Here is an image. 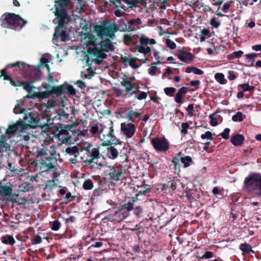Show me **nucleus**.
Here are the masks:
<instances>
[{
	"instance_id": "1",
	"label": "nucleus",
	"mask_w": 261,
	"mask_h": 261,
	"mask_svg": "<svg viewBox=\"0 0 261 261\" xmlns=\"http://www.w3.org/2000/svg\"><path fill=\"white\" fill-rule=\"evenodd\" d=\"M8 67H18L24 77H29L34 82L39 80L42 75L40 66L35 67L23 62H17L9 64Z\"/></svg>"
},
{
	"instance_id": "2",
	"label": "nucleus",
	"mask_w": 261,
	"mask_h": 261,
	"mask_svg": "<svg viewBox=\"0 0 261 261\" xmlns=\"http://www.w3.org/2000/svg\"><path fill=\"white\" fill-rule=\"evenodd\" d=\"M79 124V123L77 122L67 125L58 123L54 131L55 136H56L59 140L63 143H70L72 141V133L74 129L76 128Z\"/></svg>"
},
{
	"instance_id": "3",
	"label": "nucleus",
	"mask_w": 261,
	"mask_h": 261,
	"mask_svg": "<svg viewBox=\"0 0 261 261\" xmlns=\"http://www.w3.org/2000/svg\"><path fill=\"white\" fill-rule=\"evenodd\" d=\"M243 190L249 193L261 196V174L252 173L244 181Z\"/></svg>"
},
{
	"instance_id": "4",
	"label": "nucleus",
	"mask_w": 261,
	"mask_h": 261,
	"mask_svg": "<svg viewBox=\"0 0 261 261\" xmlns=\"http://www.w3.org/2000/svg\"><path fill=\"white\" fill-rule=\"evenodd\" d=\"M1 26L3 28L13 27L21 28L27 23L19 15L12 13H4L0 19Z\"/></svg>"
},
{
	"instance_id": "5",
	"label": "nucleus",
	"mask_w": 261,
	"mask_h": 261,
	"mask_svg": "<svg viewBox=\"0 0 261 261\" xmlns=\"http://www.w3.org/2000/svg\"><path fill=\"white\" fill-rule=\"evenodd\" d=\"M113 132V123L112 121H110L108 126H103L100 131V134H102L103 136V142L101 144L102 146H109L112 144H122V142L116 139Z\"/></svg>"
},
{
	"instance_id": "6",
	"label": "nucleus",
	"mask_w": 261,
	"mask_h": 261,
	"mask_svg": "<svg viewBox=\"0 0 261 261\" xmlns=\"http://www.w3.org/2000/svg\"><path fill=\"white\" fill-rule=\"evenodd\" d=\"M94 31L100 38L105 36L113 39L115 36L116 30L112 23H109L106 20L103 21L100 24L94 26Z\"/></svg>"
},
{
	"instance_id": "7",
	"label": "nucleus",
	"mask_w": 261,
	"mask_h": 261,
	"mask_svg": "<svg viewBox=\"0 0 261 261\" xmlns=\"http://www.w3.org/2000/svg\"><path fill=\"white\" fill-rule=\"evenodd\" d=\"M50 95H55L57 96L66 94L68 96H73L76 94V91L73 87L67 82L59 86H49Z\"/></svg>"
},
{
	"instance_id": "8",
	"label": "nucleus",
	"mask_w": 261,
	"mask_h": 261,
	"mask_svg": "<svg viewBox=\"0 0 261 261\" xmlns=\"http://www.w3.org/2000/svg\"><path fill=\"white\" fill-rule=\"evenodd\" d=\"M58 158L44 156L39 160L40 170L43 172H48L50 171L58 170ZM60 162L62 161L61 159H59Z\"/></svg>"
},
{
	"instance_id": "9",
	"label": "nucleus",
	"mask_w": 261,
	"mask_h": 261,
	"mask_svg": "<svg viewBox=\"0 0 261 261\" xmlns=\"http://www.w3.org/2000/svg\"><path fill=\"white\" fill-rule=\"evenodd\" d=\"M139 38V42L140 45L138 47L137 50L141 54L146 55L151 52V48L147 45L148 44L153 45L156 43V41L154 39H149L143 34H141L140 36H137Z\"/></svg>"
},
{
	"instance_id": "10",
	"label": "nucleus",
	"mask_w": 261,
	"mask_h": 261,
	"mask_svg": "<svg viewBox=\"0 0 261 261\" xmlns=\"http://www.w3.org/2000/svg\"><path fill=\"white\" fill-rule=\"evenodd\" d=\"M154 149L160 152H165L169 148V142L165 137H155L151 140Z\"/></svg>"
},
{
	"instance_id": "11",
	"label": "nucleus",
	"mask_w": 261,
	"mask_h": 261,
	"mask_svg": "<svg viewBox=\"0 0 261 261\" xmlns=\"http://www.w3.org/2000/svg\"><path fill=\"white\" fill-rule=\"evenodd\" d=\"M102 155L99 152V148L98 147H94L89 150V151L86 152L83 156L81 157L84 163H91L95 160L98 157H102Z\"/></svg>"
},
{
	"instance_id": "12",
	"label": "nucleus",
	"mask_w": 261,
	"mask_h": 261,
	"mask_svg": "<svg viewBox=\"0 0 261 261\" xmlns=\"http://www.w3.org/2000/svg\"><path fill=\"white\" fill-rule=\"evenodd\" d=\"M120 130L126 138H130L135 133L136 126L134 124L131 122H123L120 124Z\"/></svg>"
},
{
	"instance_id": "13",
	"label": "nucleus",
	"mask_w": 261,
	"mask_h": 261,
	"mask_svg": "<svg viewBox=\"0 0 261 261\" xmlns=\"http://www.w3.org/2000/svg\"><path fill=\"white\" fill-rule=\"evenodd\" d=\"M87 52L89 55H93L96 58V62L98 64L101 63L102 59L107 57V54L104 53L105 51L97 46H94L93 48L89 47Z\"/></svg>"
},
{
	"instance_id": "14",
	"label": "nucleus",
	"mask_w": 261,
	"mask_h": 261,
	"mask_svg": "<svg viewBox=\"0 0 261 261\" xmlns=\"http://www.w3.org/2000/svg\"><path fill=\"white\" fill-rule=\"evenodd\" d=\"M127 216V213L125 212L120 207L118 211L113 212L108 215V219L111 222H119L124 220Z\"/></svg>"
},
{
	"instance_id": "15",
	"label": "nucleus",
	"mask_w": 261,
	"mask_h": 261,
	"mask_svg": "<svg viewBox=\"0 0 261 261\" xmlns=\"http://www.w3.org/2000/svg\"><path fill=\"white\" fill-rule=\"evenodd\" d=\"M123 173V170L118 167H112L109 173V180L111 182H117L120 180V177Z\"/></svg>"
},
{
	"instance_id": "16",
	"label": "nucleus",
	"mask_w": 261,
	"mask_h": 261,
	"mask_svg": "<svg viewBox=\"0 0 261 261\" xmlns=\"http://www.w3.org/2000/svg\"><path fill=\"white\" fill-rule=\"evenodd\" d=\"M60 38L61 40L65 42L67 40V36L66 33V29L63 27L58 28V25L55 28V33L53 38V41H57L59 38Z\"/></svg>"
},
{
	"instance_id": "17",
	"label": "nucleus",
	"mask_w": 261,
	"mask_h": 261,
	"mask_svg": "<svg viewBox=\"0 0 261 261\" xmlns=\"http://www.w3.org/2000/svg\"><path fill=\"white\" fill-rule=\"evenodd\" d=\"M79 147L77 146H74L72 147H68L66 149V153L69 154L73 157L69 159L70 162L73 164H75L78 162L77 157L80 154Z\"/></svg>"
},
{
	"instance_id": "18",
	"label": "nucleus",
	"mask_w": 261,
	"mask_h": 261,
	"mask_svg": "<svg viewBox=\"0 0 261 261\" xmlns=\"http://www.w3.org/2000/svg\"><path fill=\"white\" fill-rule=\"evenodd\" d=\"M7 140L6 135L1 136L0 139V162H3L4 152L10 150L11 146L6 142Z\"/></svg>"
},
{
	"instance_id": "19",
	"label": "nucleus",
	"mask_w": 261,
	"mask_h": 261,
	"mask_svg": "<svg viewBox=\"0 0 261 261\" xmlns=\"http://www.w3.org/2000/svg\"><path fill=\"white\" fill-rule=\"evenodd\" d=\"M175 55L181 61L186 63L191 62L194 58V55L193 54L183 49L178 50L177 53Z\"/></svg>"
},
{
	"instance_id": "20",
	"label": "nucleus",
	"mask_w": 261,
	"mask_h": 261,
	"mask_svg": "<svg viewBox=\"0 0 261 261\" xmlns=\"http://www.w3.org/2000/svg\"><path fill=\"white\" fill-rule=\"evenodd\" d=\"M136 110V109L134 110L128 108L125 112L126 116L124 117L128 120L132 122H138V121L136 120V119L140 117L142 115V113L137 112Z\"/></svg>"
},
{
	"instance_id": "21",
	"label": "nucleus",
	"mask_w": 261,
	"mask_h": 261,
	"mask_svg": "<svg viewBox=\"0 0 261 261\" xmlns=\"http://www.w3.org/2000/svg\"><path fill=\"white\" fill-rule=\"evenodd\" d=\"M112 25L114 26L116 30V32L119 31L120 32H130V31L133 30L130 27H128L127 25V22L126 23L124 19H120L118 21V24H116L114 23H112Z\"/></svg>"
},
{
	"instance_id": "22",
	"label": "nucleus",
	"mask_w": 261,
	"mask_h": 261,
	"mask_svg": "<svg viewBox=\"0 0 261 261\" xmlns=\"http://www.w3.org/2000/svg\"><path fill=\"white\" fill-rule=\"evenodd\" d=\"M23 121L31 127H34L37 124L35 114L34 113L25 114Z\"/></svg>"
},
{
	"instance_id": "23",
	"label": "nucleus",
	"mask_w": 261,
	"mask_h": 261,
	"mask_svg": "<svg viewBox=\"0 0 261 261\" xmlns=\"http://www.w3.org/2000/svg\"><path fill=\"white\" fill-rule=\"evenodd\" d=\"M188 89V87L184 86L178 89L174 97V100L176 103L181 104L183 102L182 97L187 93Z\"/></svg>"
},
{
	"instance_id": "24",
	"label": "nucleus",
	"mask_w": 261,
	"mask_h": 261,
	"mask_svg": "<svg viewBox=\"0 0 261 261\" xmlns=\"http://www.w3.org/2000/svg\"><path fill=\"white\" fill-rule=\"evenodd\" d=\"M110 39L109 38H106L100 42V49L105 52L113 51L114 50V46Z\"/></svg>"
},
{
	"instance_id": "25",
	"label": "nucleus",
	"mask_w": 261,
	"mask_h": 261,
	"mask_svg": "<svg viewBox=\"0 0 261 261\" xmlns=\"http://www.w3.org/2000/svg\"><path fill=\"white\" fill-rule=\"evenodd\" d=\"M100 157H98L91 163H85V165L90 166L94 170L100 169L105 166V162L99 161Z\"/></svg>"
},
{
	"instance_id": "26",
	"label": "nucleus",
	"mask_w": 261,
	"mask_h": 261,
	"mask_svg": "<svg viewBox=\"0 0 261 261\" xmlns=\"http://www.w3.org/2000/svg\"><path fill=\"white\" fill-rule=\"evenodd\" d=\"M245 140L244 137L241 134H236L232 136L230 139V142L235 146H241Z\"/></svg>"
},
{
	"instance_id": "27",
	"label": "nucleus",
	"mask_w": 261,
	"mask_h": 261,
	"mask_svg": "<svg viewBox=\"0 0 261 261\" xmlns=\"http://www.w3.org/2000/svg\"><path fill=\"white\" fill-rule=\"evenodd\" d=\"M20 125L21 122H19L9 126L6 132V136H7V139H10L14 136L15 133L18 129Z\"/></svg>"
},
{
	"instance_id": "28",
	"label": "nucleus",
	"mask_w": 261,
	"mask_h": 261,
	"mask_svg": "<svg viewBox=\"0 0 261 261\" xmlns=\"http://www.w3.org/2000/svg\"><path fill=\"white\" fill-rule=\"evenodd\" d=\"M141 24L142 21L140 18L130 19L127 21L128 27L133 29V30L130 31V32H134L140 29Z\"/></svg>"
},
{
	"instance_id": "29",
	"label": "nucleus",
	"mask_w": 261,
	"mask_h": 261,
	"mask_svg": "<svg viewBox=\"0 0 261 261\" xmlns=\"http://www.w3.org/2000/svg\"><path fill=\"white\" fill-rule=\"evenodd\" d=\"M55 15L57 19L69 18L66 8L56 7Z\"/></svg>"
},
{
	"instance_id": "30",
	"label": "nucleus",
	"mask_w": 261,
	"mask_h": 261,
	"mask_svg": "<svg viewBox=\"0 0 261 261\" xmlns=\"http://www.w3.org/2000/svg\"><path fill=\"white\" fill-rule=\"evenodd\" d=\"M137 199V198L135 199V198H133L129 200L127 203L122 205L120 207L123 209V211L128 213L134 209V203L136 201Z\"/></svg>"
},
{
	"instance_id": "31",
	"label": "nucleus",
	"mask_w": 261,
	"mask_h": 261,
	"mask_svg": "<svg viewBox=\"0 0 261 261\" xmlns=\"http://www.w3.org/2000/svg\"><path fill=\"white\" fill-rule=\"evenodd\" d=\"M12 192V189L11 186H4L0 182V196H11Z\"/></svg>"
},
{
	"instance_id": "32",
	"label": "nucleus",
	"mask_w": 261,
	"mask_h": 261,
	"mask_svg": "<svg viewBox=\"0 0 261 261\" xmlns=\"http://www.w3.org/2000/svg\"><path fill=\"white\" fill-rule=\"evenodd\" d=\"M107 146V154L109 157L112 159H116L119 154L118 149L115 147L111 146V145Z\"/></svg>"
},
{
	"instance_id": "33",
	"label": "nucleus",
	"mask_w": 261,
	"mask_h": 261,
	"mask_svg": "<svg viewBox=\"0 0 261 261\" xmlns=\"http://www.w3.org/2000/svg\"><path fill=\"white\" fill-rule=\"evenodd\" d=\"M111 2L115 5L116 8H121L124 11L128 10V7H127V6L122 3H123L128 5V3H129V0H113L111 1Z\"/></svg>"
},
{
	"instance_id": "34",
	"label": "nucleus",
	"mask_w": 261,
	"mask_h": 261,
	"mask_svg": "<svg viewBox=\"0 0 261 261\" xmlns=\"http://www.w3.org/2000/svg\"><path fill=\"white\" fill-rule=\"evenodd\" d=\"M34 82L31 81L30 82H24L21 81L20 86H22L24 90L27 91L29 93H31L33 89L35 87L33 86Z\"/></svg>"
},
{
	"instance_id": "35",
	"label": "nucleus",
	"mask_w": 261,
	"mask_h": 261,
	"mask_svg": "<svg viewBox=\"0 0 261 261\" xmlns=\"http://www.w3.org/2000/svg\"><path fill=\"white\" fill-rule=\"evenodd\" d=\"M1 240L2 242L6 245H13L15 243V240L13 236L6 234L1 237Z\"/></svg>"
},
{
	"instance_id": "36",
	"label": "nucleus",
	"mask_w": 261,
	"mask_h": 261,
	"mask_svg": "<svg viewBox=\"0 0 261 261\" xmlns=\"http://www.w3.org/2000/svg\"><path fill=\"white\" fill-rule=\"evenodd\" d=\"M239 248L244 254H249L251 252L254 253L255 252L252 250L251 246L247 243L241 244Z\"/></svg>"
},
{
	"instance_id": "37",
	"label": "nucleus",
	"mask_w": 261,
	"mask_h": 261,
	"mask_svg": "<svg viewBox=\"0 0 261 261\" xmlns=\"http://www.w3.org/2000/svg\"><path fill=\"white\" fill-rule=\"evenodd\" d=\"M180 161L184 164V168H187L191 165H193L194 162L193 161L190 156L187 155L184 157H181Z\"/></svg>"
},
{
	"instance_id": "38",
	"label": "nucleus",
	"mask_w": 261,
	"mask_h": 261,
	"mask_svg": "<svg viewBox=\"0 0 261 261\" xmlns=\"http://www.w3.org/2000/svg\"><path fill=\"white\" fill-rule=\"evenodd\" d=\"M33 95L35 97L39 99L46 98L48 97L49 96H50L49 90L45 91H39L38 92H34L33 94Z\"/></svg>"
},
{
	"instance_id": "39",
	"label": "nucleus",
	"mask_w": 261,
	"mask_h": 261,
	"mask_svg": "<svg viewBox=\"0 0 261 261\" xmlns=\"http://www.w3.org/2000/svg\"><path fill=\"white\" fill-rule=\"evenodd\" d=\"M122 86L125 88L126 92H130L134 87V83L130 81H123L121 82Z\"/></svg>"
},
{
	"instance_id": "40",
	"label": "nucleus",
	"mask_w": 261,
	"mask_h": 261,
	"mask_svg": "<svg viewBox=\"0 0 261 261\" xmlns=\"http://www.w3.org/2000/svg\"><path fill=\"white\" fill-rule=\"evenodd\" d=\"M255 59L254 53H250L245 55V62L250 63L249 66H253Z\"/></svg>"
},
{
	"instance_id": "41",
	"label": "nucleus",
	"mask_w": 261,
	"mask_h": 261,
	"mask_svg": "<svg viewBox=\"0 0 261 261\" xmlns=\"http://www.w3.org/2000/svg\"><path fill=\"white\" fill-rule=\"evenodd\" d=\"M85 39H87V44L90 45L96 46V39L94 36L90 33H87L85 35Z\"/></svg>"
},
{
	"instance_id": "42",
	"label": "nucleus",
	"mask_w": 261,
	"mask_h": 261,
	"mask_svg": "<svg viewBox=\"0 0 261 261\" xmlns=\"http://www.w3.org/2000/svg\"><path fill=\"white\" fill-rule=\"evenodd\" d=\"M246 117V116L243 115L242 112H238L237 113L232 116V120L234 122H241Z\"/></svg>"
},
{
	"instance_id": "43",
	"label": "nucleus",
	"mask_w": 261,
	"mask_h": 261,
	"mask_svg": "<svg viewBox=\"0 0 261 261\" xmlns=\"http://www.w3.org/2000/svg\"><path fill=\"white\" fill-rule=\"evenodd\" d=\"M70 19V18L69 16V18H62L57 19L58 21L57 25L58 28L59 29V28L63 27L64 28V29H66L65 24L69 21Z\"/></svg>"
},
{
	"instance_id": "44",
	"label": "nucleus",
	"mask_w": 261,
	"mask_h": 261,
	"mask_svg": "<svg viewBox=\"0 0 261 261\" xmlns=\"http://www.w3.org/2000/svg\"><path fill=\"white\" fill-rule=\"evenodd\" d=\"M215 78L221 84H225L227 82V80L224 78V75L222 73H216Z\"/></svg>"
},
{
	"instance_id": "45",
	"label": "nucleus",
	"mask_w": 261,
	"mask_h": 261,
	"mask_svg": "<svg viewBox=\"0 0 261 261\" xmlns=\"http://www.w3.org/2000/svg\"><path fill=\"white\" fill-rule=\"evenodd\" d=\"M70 2V0H58L55 2V6L57 8H66Z\"/></svg>"
},
{
	"instance_id": "46",
	"label": "nucleus",
	"mask_w": 261,
	"mask_h": 261,
	"mask_svg": "<svg viewBox=\"0 0 261 261\" xmlns=\"http://www.w3.org/2000/svg\"><path fill=\"white\" fill-rule=\"evenodd\" d=\"M83 187L85 190H90L93 188V183L91 179H86L83 183Z\"/></svg>"
},
{
	"instance_id": "47",
	"label": "nucleus",
	"mask_w": 261,
	"mask_h": 261,
	"mask_svg": "<svg viewBox=\"0 0 261 261\" xmlns=\"http://www.w3.org/2000/svg\"><path fill=\"white\" fill-rule=\"evenodd\" d=\"M180 159L178 156H174L171 161L172 164L173 165V169L174 170H178L180 171V165L179 163Z\"/></svg>"
},
{
	"instance_id": "48",
	"label": "nucleus",
	"mask_w": 261,
	"mask_h": 261,
	"mask_svg": "<svg viewBox=\"0 0 261 261\" xmlns=\"http://www.w3.org/2000/svg\"><path fill=\"white\" fill-rule=\"evenodd\" d=\"M176 89L174 87H166L164 89V91L166 95L169 97L173 96Z\"/></svg>"
},
{
	"instance_id": "49",
	"label": "nucleus",
	"mask_w": 261,
	"mask_h": 261,
	"mask_svg": "<svg viewBox=\"0 0 261 261\" xmlns=\"http://www.w3.org/2000/svg\"><path fill=\"white\" fill-rule=\"evenodd\" d=\"M87 134L88 129L80 130L79 129H76V128H75L74 129V132L72 133V135L75 137H77L78 136H86Z\"/></svg>"
},
{
	"instance_id": "50",
	"label": "nucleus",
	"mask_w": 261,
	"mask_h": 261,
	"mask_svg": "<svg viewBox=\"0 0 261 261\" xmlns=\"http://www.w3.org/2000/svg\"><path fill=\"white\" fill-rule=\"evenodd\" d=\"M9 65V64H8L6 68H4V69H3L1 71V76H0V77H3V79L4 80H8V81H9L10 80H11V77L8 75L7 74V70L9 68H11V67H8V66Z\"/></svg>"
},
{
	"instance_id": "51",
	"label": "nucleus",
	"mask_w": 261,
	"mask_h": 261,
	"mask_svg": "<svg viewBox=\"0 0 261 261\" xmlns=\"http://www.w3.org/2000/svg\"><path fill=\"white\" fill-rule=\"evenodd\" d=\"M134 214L138 218L143 217V208L140 205L137 206L135 208L134 207Z\"/></svg>"
},
{
	"instance_id": "52",
	"label": "nucleus",
	"mask_w": 261,
	"mask_h": 261,
	"mask_svg": "<svg viewBox=\"0 0 261 261\" xmlns=\"http://www.w3.org/2000/svg\"><path fill=\"white\" fill-rule=\"evenodd\" d=\"M190 125L187 122H182L181 123V129L180 130L182 136H186L188 134V129L189 128Z\"/></svg>"
},
{
	"instance_id": "53",
	"label": "nucleus",
	"mask_w": 261,
	"mask_h": 261,
	"mask_svg": "<svg viewBox=\"0 0 261 261\" xmlns=\"http://www.w3.org/2000/svg\"><path fill=\"white\" fill-rule=\"evenodd\" d=\"M61 225V224L58 220H55L50 223L51 229L54 231L58 230L60 229Z\"/></svg>"
},
{
	"instance_id": "54",
	"label": "nucleus",
	"mask_w": 261,
	"mask_h": 261,
	"mask_svg": "<svg viewBox=\"0 0 261 261\" xmlns=\"http://www.w3.org/2000/svg\"><path fill=\"white\" fill-rule=\"evenodd\" d=\"M57 186V184L55 182V180H47L45 184V189H48L49 190L53 189L54 187Z\"/></svg>"
},
{
	"instance_id": "55",
	"label": "nucleus",
	"mask_w": 261,
	"mask_h": 261,
	"mask_svg": "<svg viewBox=\"0 0 261 261\" xmlns=\"http://www.w3.org/2000/svg\"><path fill=\"white\" fill-rule=\"evenodd\" d=\"M5 152L6 153V154H4V156L3 158V162H0V163H2L4 162V158H5L8 162V164L7 166H5L4 165H3V166L4 167H6L7 169L11 170L12 171H14L13 169H12V165L11 163L9 162V159H8V156H9V154L7 152Z\"/></svg>"
},
{
	"instance_id": "56",
	"label": "nucleus",
	"mask_w": 261,
	"mask_h": 261,
	"mask_svg": "<svg viewBox=\"0 0 261 261\" xmlns=\"http://www.w3.org/2000/svg\"><path fill=\"white\" fill-rule=\"evenodd\" d=\"M202 139H206L207 140L212 141L214 139L213 137V134L211 132L207 131L205 134H203L201 135Z\"/></svg>"
},
{
	"instance_id": "57",
	"label": "nucleus",
	"mask_w": 261,
	"mask_h": 261,
	"mask_svg": "<svg viewBox=\"0 0 261 261\" xmlns=\"http://www.w3.org/2000/svg\"><path fill=\"white\" fill-rule=\"evenodd\" d=\"M137 238L138 241L143 242L142 239L144 235V228L141 226V229H140L137 232H136Z\"/></svg>"
},
{
	"instance_id": "58",
	"label": "nucleus",
	"mask_w": 261,
	"mask_h": 261,
	"mask_svg": "<svg viewBox=\"0 0 261 261\" xmlns=\"http://www.w3.org/2000/svg\"><path fill=\"white\" fill-rule=\"evenodd\" d=\"M166 44L167 46L171 49H174L176 47V43L169 39L166 40Z\"/></svg>"
},
{
	"instance_id": "59",
	"label": "nucleus",
	"mask_w": 261,
	"mask_h": 261,
	"mask_svg": "<svg viewBox=\"0 0 261 261\" xmlns=\"http://www.w3.org/2000/svg\"><path fill=\"white\" fill-rule=\"evenodd\" d=\"M90 132L92 135H96L99 133V127L97 124H93L90 129Z\"/></svg>"
},
{
	"instance_id": "60",
	"label": "nucleus",
	"mask_w": 261,
	"mask_h": 261,
	"mask_svg": "<svg viewBox=\"0 0 261 261\" xmlns=\"http://www.w3.org/2000/svg\"><path fill=\"white\" fill-rule=\"evenodd\" d=\"M25 109L21 107L18 104L16 105L13 109V112L16 114L23 113Z\"/></svg>"
},
{
	"instance_id": "61",
	"label": "nucleus",
	"mask_w": 261,
	"mask_h": 261,
	"mask_svg": "<svg viewBox=\"0 0 261 261\" xmlns=\"http://www.w3.org/2000/svg\"><path fill=\"white\" fill-rule=\"evenodd\" d=\"M213 252L210 251H207L201 256L198 257L201 259H209L213 257Z\"/></svg>"
},
{
	"instance_id": "62",
	"label": "nucleus",
	"mask_w": 261,
	"mask_h": 261,
	"mask_svg": "<svg viewBox=\"0 0 261 261\" xmlns=\"http://www.w3.org/2000/svg\"><path fill=\"white\" fill-rule=\"evenodd\" d=\"M58 115L60 117H62L64 119H68L69 118V114L66 113L63 109H60L58 111Z\"/></svg>"
},
{
	"instance_id": "63",
	"label": "nucleus",
	"mask_w": 261,
	"mask_h": 261,
	"mask_svg": "<svg viewBox=\"0 0 261 261\" xmlns=\"http://www.w3.org/2000/svg\"><path fill=\"white\" fill-rule=\"evenodd\" d=\"M123 40L125 44H128L133 42V37L131 35L126 34L124 35Z\"/></svg>"
},
{
	"instance_id": "64",
	"label": "nucleus",
	"mask_w": 261,
	"mask_h": 261,
	"mask_svg": "<svg viewBox=\"0 0 261 261\" xmlns=\"http://www.w3.org/2000/svg\"><path fill=\"white\" fill-rule=\"evenodd\" d=\"M229 132L230 129L226 128L224 129L223 132L221 134V136L224 139H228L229 137Z\"/></svg>"
}]
</instances>
